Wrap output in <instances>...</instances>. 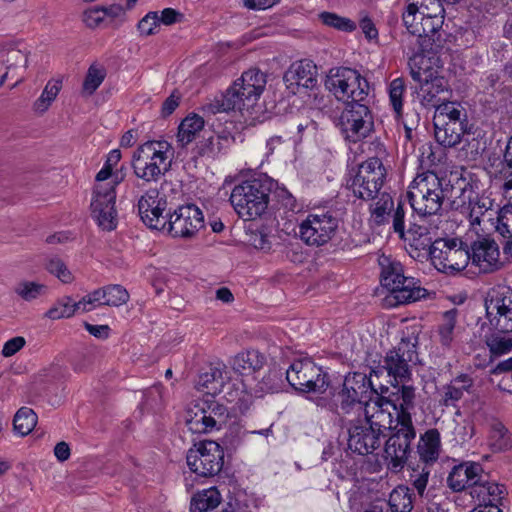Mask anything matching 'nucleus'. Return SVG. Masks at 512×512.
Listing matches in <instances>:
<instances>
[{
  "mask_svg": "<svg viewBox=\"0 0 512 512\" xmlns=\"http://www.w3.org/2000/svg\"><path fill=\"white\" fill-rule=\"evenodd\" d=\"M415 17H413V20ZM404 25L408 30V35L403 40L406 44L411 56L419 51L420 55L424 52V43L430 40L443 24V14L424 16L421 15V21L409 24L407 19H403Z\"/></svg>",
  "mask_w": 512,
  "mask_h": 512,
  "instance_id": "5701e85b",
  "label": "nucleus"
},
{
  "mask_svg": "<svg viewBox=\"0 0 512 512\" xmlns=\"http://www.w3.org/2000/svg\"><path fill=\"white\" fill-rule=\"evenodd\" d=\"M457 184V188H452L458 195L451 201V208L468 218L471 225H480L481 219L492 209L493 200L479 195L465 179H458Z\"/></svg>",
  "mask_w": 512,
  "mask_h": 512,
  "instance_id": "4468645a",
  "label": "nucleus"
},
{
  "mask_svg": "<svg viewBox=\"0 0 512 512\" xmlns=\"http://www.w3.org/2000/svg\"><path fill=\"white\" fill-rule=\"evenodd\" d=\"M167 198L157 189H149L138 200V212L143 223L151 229L163 230L167 225Z\"/></svg>",
  "mask_w": 512,
  "mask_h": 512,
  "instance_id": "4be33fe9",
  "label": "nucleus"
},
{
  "mask_svg": "<svg viewBox=\"0 0 512 512\" xmlns=\"http://www.w3.org/2000/svg\"><path fill=\"white\" fill-rule=\"evenodd\" d=\"M159 26V15L157 12L147 13L138 23V31L142 36H150L155 33Z\"/></svg>",
  "mask_w": 512,
  "mask_h": 512,
  "instance_id": "0e129e2a",
  "label": "nucleus"
},
{
  "mask_svg": "<svg viewBox=\"0 0 512 512\" xmlns=\"http://www.w3.org/2000/svg\"><path fill=\"white\" fill-rule=\"evenodd\" d=\"M62 89V80L60 78L50 79L40 96L34 101L32 109L34 113L43 115L56 100Z\"/></svg>",
  "mask_w": 512,
  "mask_h": 512,
  "instance_id": "ea45409f",
  "label": "nucleus"
},
{
  "mask_svg": "<svg viewBox=\"0 0 512 512\" xmlns=\"http://www.w3.org/2000/svg\"><path fill=\"white\" fill-rule=\"evenodd\" d=\"M473 264H475L481 272H494L502 266L500 261V251L497 243L489 238H481L473 242L471 246Z\"/></svg>",
  "mask_w": 512,
  "mask_h": 512,
  "instance_id": "a878e982",
  "label": "nucleus"
},
{
  "mask_svg": "<svg viewBox=\"0 0 512 512\" xmlns=\"http://www.w3.org/2000/svg\"><path fill=\"white\" fill-rule=\"evenodd\" d=\"M474 384L473 379L468 374H460L445 385L442 389L440 404L445 407H455L465 392H470Z\"/></svg>",
  "mask_w": 512,
  "mask_h": 512,
  "instance_id": "72a5a7b5",
  "label": "nucleus"
},
{
  "mask_svg": "<svg viewBox=\"0 0 512 512\" xmlns=\"http://www.w3.org/2000/svg\"><path fill=\"white\" fill-rule=\"evenodd\" d=\"M222 502L221 491L215 487L200 490L193 494L190 501V512H209L217 508Z\"/></svg>",
  "mask_w": 512,
  "mask_h": 512,
  "instance_id": "e433bc0d",
  "label": "nucleus"
},
{
  "mask_svg": "<svg viewBox=\"0 0 512 512\" xmlns=\"http://www.w3.org/2000/svg\"><path fill=\"white\" fill-rule=\"evenodd\" d=\"M487 443L493 452H503L512 447V434L500 421L490 424Z\"/></svg>",
  "mask_w": 512,
  "mask_h": 512,
  "instance_id": "58836bf2",
  "label": "nucleus"
},
{
  "mask_svg": "<svg viewBox=\"0 0 512 512\" xmlns=\"http://www.w3.org/2000/svg\"><path fill=\"white\" fill-rule=\"evenodd\" d=\"M486 317L494 330L512 332V289L507 286L492 288L485 300Z\"/></svg>",
  "mask_w": 512,
  "mask_h": 512,
  "instance_id": "6ab92c4d",
  "label": "nucleus"
},
{
  "mask_svg": "<svg viewBox=\"0 0 512 512\" xmlns=\"http://www.w3.org/2000/svg\"><path fill=\"white\" fill-rule=\"evenodd\" d=\"M378 146V155L369 157L359 164L347 181V187L353 195L365 201L374 200L381 193L387 177V169L380 157L385 154V149L380 143Z\"/></svg>",
  "mask_w": 512,
  "mask_h": 512,
  "instance_id": "0eeeda50",
  "label": "nucleus"
},
{
  "mask_svg": "<svg viewBox=\"0 0 512 512\" xmlns=\"http://www.w3.org/2000/svg\"><path fill=\"white\" fill-rule=\"evenodd\" d=\"M3 63L6 66V72L0 78V85H2L7 78H14L18 76L16 82L13 87L16 86L19 82L23 80V75H18V70H25L28 64V53L27 51L18 49V48H10L6 51Z\"/></svg>",
  "mask_w": 512,
  "mask_h": 512,
  "instance_id": "c9c22d12",
  "label": "nucleus"
},
{
  "mask_svg": "<svg viewBox=\"0 0 512 512\" xmlns=\"http://www.w3.org/2000/svg\"><path fill=\"white\" fill-rule=\"evenodd\" d=\"M205 127V120L202 116L191 112L184 117L178 127L176 132V145L180 149H185L192 142L196 140L199 134Z\"/></svg>",
  "mask_w": 512,
  "mask_h": 512,
  "instance_id": "7c9ffc66",
  "label": "nucleus"
},
{
  "mask_svg": "<svg viewBox=\"0 0 512 512\" xmlns=\"http://www.w3.org/2000/svg\"><path fill=\"white\" fill-rule=\"evenodd\" d=\"M502 494L503 486L489 481L487 475L470 491L471 497L476 500L478 505L485 506V509L493 507L495 511L500 510L497 503L501 500Z\"/></svg>",
  "mask_w": 512,
  "mask_h": 512,
  "instance_id": "2f4dec72",
  "label": "nucleus"
},
{
  "mask_svg": "<svg viewBox=\"0 0 512 512\" xmlns=\"http://www.w3.org/2000/svg\"><path fill=\"white\" fill-rule=\"evenodd\" d=\"M226 402L231 406L226 407L227 418H234L230 423L231 440L230 444L235 447L241 439V435L244 434L242 426L237 421L238 416L244 414L249 406L251 396L247 393L245 384L242 380H237L232 384V389L227 392Z\"/></svg>",
  "mask_w": 512,
  "mask_h": 512,
  "instance_id": "b1692460",
  "label": "nucleus"
},
{
  "mask_svg": "<svg viewBox=\"0 0 512 512\" xmlns=\"http://www.w3.org/2000/svg\"><path fill=\"white\" fill-rule=\"evenodd\" d=\"M339 219L332 210L309 213L299 224L298 236L308 246L327 244L336 234Z\"/></svg>",
  "mask_w": 512,
  "mask_h": 512,
  "instance_id": "ddd939ff",
  "label": "nucleus"
},
{
  "mask_svg": "<svg viewBox=\"0 0 512 512\" xmlns=\"http://www.w3.org/2000/svg\"><path fill=\"white\" fill-rule=\"evenodd\" d=\"M440 447V433L437 429L432 428L420 436L417 451L423 462L433 463L439 457Z\"/></svg>",
  "mask_w": 512,
  "mask_h": 512,
  "instance_id": "4c0bfd02",
  "label": "nucleus"
},
{
  "mask_svg": "<svg viewBox=\"0 0 512 512\" xmlns=\"http://www.w3.org/2000/svg\"><path fill=\"white\" fill-rule=\"evenodd\" d=\"M407 196L412 209L421 217L438 214L445 199L441 179L432 171L417 174Z\"/></svg>",
  "mask_w": 512,
  "mask_h": 512,
  "instance_id": "423d86ee",
  "label": "nucleus"
},
{
  "mask_svg": "<svg viewBox=\"0 0 512 512\" xmlns=\"http://www.w3.org/2000/svg\"><path fill=\"white\" fill-rule=\"evenodd\" d=\"M406 90L405 81L403 78L393 79L388 87L389 101L395 112L396 119L400 120L403 112V96Z\"/></svg>",
  "mask_w": 512,
  "mask_h": 512,
  "instance_id": "8fccbe9b",
  "label": "nucleus"
},
{
  "mask_svg": "<svg viewBox=\"0 0 512 512\" xmlns=\"http://www.w3.org/2000/svg\"><path fill=\"white\" fill-rule=\"evenodd\" d=\"M202 111L206 116L222 113L224 111V95L221 94L219 97L210 99L202 106Z\"/></svg>",
  "mask_w": 512,
  "mask_h": 512,
  "instance_id": "774afa93",
  "label": "nucleus"
},
{
  "mask_svg": "<svg viewBox=\"0 0 512 512\" xmlns=\"http://www.w3.org/2000/svg\"><path fill=\"white\" fill-rule=\"evenodd\" d=\"M381 266V284L388 290L394 289L399 285L402 278H405L403 266L398 261H392L387 257L380 260Z\"/></svg>",
  "mask_w": 512,
  "mask_h": 512,
  "instance_id": "a19ab883",
  "label": "nucleus"
},
{
  "mask_svg": "<svg viewBox=\"0 0 512 512\" xmlns=\"http://www.w3.org/2000/svg\"><path fill=\"white\" fill-rule=\"evenodd\" d=\"M203 225L204 216L202 211L194 204H187L178 207L169 215L164 230L173 237L191 238Z\"/></svg>",
  "mask_w": 512,
  "mask_h": 512,
  "instance_id": "aec40b11",
  "label": "nucleus"
},
{
  "mask_svg": "<svg viewBox=\"0 0 512 512\" xmlns=\"http://www.w3.org/2000/svg\"><path fill=\"white\" fill-rule=\"evenodd\" d=\"M265 356L257 350H245L235 355L230 360L234 373L241 376H249L263 368Z\"/></svg>",
  "mask_w": 512,
  "mask_h": 512,
  "instance_id": "473e14b6",
  "label": "nucleus"
},
{
  "mask_svg": "<svg viewBox=\"0 0 512 512\" xmlns=\"http://www.w3.org/2000/svg\"><path fill=\"white\" fill-rule=\"evenodd\" d=\"M485 477L486 473L480 463L466 461L453 467L447 482L448 486L455 492L466 489L472 491V488Z\"/></svg>",
  "mask_w": 512,
  "mask_h": 512,
  "instance_id": "393cba45",
  "label": "nucleus"
},
{
  "mask_svg": "<svg viewBox=\"0 0 512 512\" xmlns=\"http://www.w3.org/2000/svg\"><path fill=\"white\" fill-rule=\"evenodd\" d=\"M428 228L418 224H410L409 228L400 236L402 240L408 242L416 249L424 248L429 245L430 238L428 236Z\"/></svg>",
  "mask_w": 512,
  "mask_h": 512,
  "instance_id": "3c124183",
  "label": "nucleus"
},
{
  "mask_svg": "<svg viewBox=\"0 0 512 512\" xmlns=\"http://www.w3.org/2000/svg\"><path fill=\"white\" fill-rule=\"evenodd\" d=\"M491 355L499 357L512 351V332L494 330L485 337Z\"/></svg>",
  "mask_w": 512,
  "mask_h": 512,
  "instance_id": "37998d69",
  "label": "nucleus"
},
{
  "mask_svg": "<svg viewBox=\"0 0 512 512\" xmlns=\"http://www.w3.org/2000/svg\"><path fill=\"white\" fill-rule=\"evenodd\" d=\"M392 222L394 232L397 233L399 237L403 236L405 231V210L402 203H398L392 216Z\"/></svg>",
  "mask_w": 512,
  "mask_h": 512,
  "instance_id": "338daca9",
  "label": "nucleus"
},
{
  "mask_svg": "<svg viewBox=\"0 0 512 512\" xmlns=\"http://www.w3.org/2000/svg\"><path fill=\"white\" fill-rule=\"evenodd\" d=\"M455 309L446 311L443 314V322L439 325L438 336L440 344L445 348H450L454 339V328L456 325Z\"/></svg>",
  "mask_w": 512,
  "mask_h": 512,
  "instance_id": "603ef678",
  "label": "nucleus"
},
{
  "mask_svg": "<svg viewBox=\"0 0 512 512\" xmlns=\"http://www.w3.org/2000/svg\"><path fill=\"white\" fill-rule=\"evenodd\" d=\"M388 297L391 305H404L416 302L425 298L427 290L421 286L419 280L413 277L402 278L399 285H395L394 289H390Z\"/></svg>",
  "mask_w": 512,
  "mask_h": 512,
  "instance_id": "c85d7f7f",
  "label": "nucleus"
},
{
  "mask_svg": "<svg viewBox=\"0 0 512 512\" xmlns=\"http://www.w3.org/2000/svg\"><path fill=\"white\" fill-rule=\"evenodd\" d=\"M224 449L213 440L195 443L187 452L186 461L191 472L201 477H211L221 471Z\"/></svg>",
  "mask_w": 512,
  "mask_h": 512,
  "instance_id": "2eb2a0df",
  "label": "nucleus"
},
{
  "mask_svg": "<svg viewBox=\"0 0 512 512\" xmlns=\"http://www.w3.org/2000/svg\"><path fill=\"white\" fill-rule=\"evenodd\" d=\"M250 245L260 250H269L271 248L270 234L264 226L251 224L247 231Z\"/></svg>",
  "mask_w": 512,
  "mask_h": 512,
  "instance_id": "864d4df0",
  "label": "nucleus"
},
{
  "mask_svg": "<svg viewBox=\"0 0 512 512\" xmlns=\"http://www.w3.org/2000/svg\"><path fill=\"white\" fill-rule=\"evenodd\" d=\"M287 87L296 93L299 88L313 89L317 85V67L311 61L303 59L293 63L284 75Z\"/></svg>",
  "mask_w": 512,
  "mask_h": 512,
  "instance_id": "cd10ccee",
  "label": "nucleus"
},
{
  "mask_svg": "<svg viewBox=\"0 0 512 512\" xmlns=\"http://www.w3.org/2000/svg\"><path fill=\"white\" fill-rule=\"evenodd\" d=\"M104 304L102 288L96 289L77 301V307L81 313L89 312Z\"/></svg>",
  "mask_w": 512,
  "mask_h": 512,
  "instance_id": "bf43d9fd",
  "label": "nucleus"
},
{
  "mask_svg": "<svg viewBox=\"0 0 512 512\" xmlns=\"http://www.w3.org/2000/svg\"><path fill=\"white\" fill-rule=\"evenodd\" d=\"M326 87L338 100L364 101L368 96V83L360 73L348 67L332 68L327 75Z\"/></svg>",
  "mask_w": 512,
  "mask_h": 512,
  "instance_id": "9b49d317",
  "label": "nucleus"
},
{
  "mask_svg": "<svg viewBox=\"0 0 512 512\" xmlns=\"http://www.w3.org/2000/svg\"><path fill=\"white\" fill-rule=\"evenodd\" d=\"M46 268L50 274L57 277L64 284H70L75 279L73 273L60 258H51Z\"/></svg>",
  "mask_w": 512,
  "mask_h": 512,
  "instance_id": "4d7b16f0",
  "label": "nucleus"
},
{
  "mask_svg": "<svg viewBox=\"0 0 512 512\" xmlns=\"http://www.w3.org/2000/svg\"><path fill=\"white\" fill-rule=\"evenodd\" d=\"M416 338H402L396 347L389 350L384 357V364L371 369L370 375L378 376L384 371L392 378L396 386L398 383L408 381L411 377V366L418 362Z\"/></svg>",
  "mask_w": 512,
  "mask_h": 512,
  "instance_id": "1a4fd4ad",
  "label": "nucleus"
},
{
  "mask_svg": "<svg viewBox=\"0 0 512 512\" xmlns=\"http://www.w3.org/2000/svg\"><path fill=\"white\" fill-rule=\"evenodd\" d=\"M496 231L500 235L512 234V204H506L498 210Z\"/></svg>",
  "mask_w": 512,
  "mask_h": 512,
  "instance_id": "052dcab7",
  "label": "nucleus"
},
{
  "mask_svg": "<svg viewBox=\"0 0 512 512\" xmlns=\"http://www.w3.org/2000/svg\"><path fill=\"white\" fill-rule=\"evenodd\" d=\"M389 504L394 512H410L412 509L411 498L402 488L392 491Z\"/></svg>",
  "mask_w": 512,
  "mask_h": 512,
  "instance_id": "13d9d810",
  "label": "nucleus"
},
{
  "mask_svg": "<svg viewBox=\"0 0 512 512\" xmlns=\"http://www.w3.org/2000/svg\"><path fill=\"white\" fill-rule=\"evenodd\" d=\"M415 52L409 57L410 76L419 83V96L424 107H436L448 99L447 80L428 65L429 60Z\"/></svg>",
  "mask_w": 512,
  "mask_h": 512,
  "instance_id": "39448f33",
  "label": "nucleus"
},
{
  "mask_svg": "<svg viewBox=\"0 0 512 512\" xmlns=\"http://www.w3.org/2000/svg\"><path fill=\"white\" fill-rule=\"evenodd\" d=\"M339 125L345 139L356 143L373 132L374 119L362 101L349 102L341 113Z\"/></svg>",
  "mask_w": 512,
  "mask_h": 512,
  "instance_id": "f3484780",
  "label": "nucleus"
},
{
  "mask_svg": "<svg viewBox=\"0 0 512 512\" xmlns=\"http://www.w3.org/2000/svg\"><path fill=\"white\" fill-rule=\"evenodd\" d=\"M185 423L192 433H210L220 430L224 424V407L209 398L190 404L186 410Z\"/></svg>",
  "mask_w": 512,
  "mask_h": 512,
  "instance_id": "dca6fc26",
  "label": "nucleus"
},
{
  "mask_svg": "<svg viewBox=\"0 0 512 512\" xmlns=\"http://www.w3.org/2000/svg\"><path fill=\"white\" fill-rule=\"evenodd\" d=\"M286 379L295 390L303 393L322 394L330 386L328 373L308 358L295 360L286 371Z\"/></svg>",
  "mask_w": 512,
  "mask_h": 512,
  "instance_id": "f8f14e48",
  "label": "nucleus"
},
{
  "mask_svg": "<svg viewBox=\"0 0 512 512\" xmlns=\"http://www.w3.org/2000/svg\"><path fill=\"white\" fill-rule=\"evenodd\" d=\"M416 437L413 425L396 423L384 446V459L389 470L401 471L408 461L411 443Z\"/></svg>",
  "mask_w": 512,
  "mask_h": 512,
  "instance_id": "a211bd4d",
  "label": "nucleus"
},
{
  "mask_svg": "<svg viewBox=\"0 0 512 512\" xmlns=\"http://www.w3.org/2000/svg\"><path fill=\"white\" fill-rule=\"evenodd\" d=\"M198 386L206 394V398L213 400L222 391L224 381L220 376L216 378L215 374L205 373L200 376Z\"/></svg>",
  "mask_w": 512,
  "mask_h": 512,
  "instance_id": "6e6d98bb",
  "label": "nucleus"
},
{
  "mask_svg": "<svg viewBox=\"0 0 512 512\" xmlns=\"http://www.w3.org/2000/svg\"><path fill=\"white\" fill-rule=\"evenodd\" d=\"M392 403L383 397H378L377 400L366 404L363 411V419L378 433L380 437L383 436L385 430L393 431L396 424V419L393 420L389 406Z\"/></svg>",
  "mask_w": 512,
  "mask_h": 512,
  "instance_id": "bb28decb",
  "label": "nucleus"
},
{
  "mask_svg": "<svg viewBox=\"0 0 512 512\" xmlns=\"http://www.w3.org/2000/svg\"><path fill=\"white\" fill-rule=\"evenodd\" d=\"M429 254L435 268L453 274L466 268L470 260L468 247L458 238H439L429 246Z\"/></svg>",
  "mask_w": 512,
  "mask_h": 512,
  "instance_id": "9d476101",
  "label": "nucleus"
},
{
  "mask_svg": "<svg viewBox=\"0 0 512 512\" xmlns=\"http://www.w3.org/2000/svg\"><path fill=\"white\" fill-rule=\"evenodd\" d=\"M348 449L359 455L372 454L381 446L382 437L362 417L349 420L345 425Z\"/></svg>",
  "mask_w": 512,
  "mask_h": 512,
  "instance_id": "412c9836",
  "label": "nucleus"
},
{
  "mask_svg": "<svg viewBox=\"0 0 512 512\" xmlns=\"http://www.w3.org/2000/svg\"><path fill=\"white\" fill-rule=\"evenodd\" d=\"M320 18L325 25L342 31H353L356 28L353 21L348 18L340 17L334 13L323 12L320 14Z\"/></svg>",
  "mask_w": 512,
  "mask_h": 512,
  "instance_id": "680f3d73",
  "label": "nucleus"
},
{
  "mask_svg": "<svg viewBox=\"0 0 512 512\" xmlns=\"http://www.w3.org/2000/svg\"><path fill=\"white\" fill-rule=\"evenodd\" d=\"M274 185V180L267 176L253 178L235 186L229 200L241 218L253 220L267 211Z\"/></svg>",
  "mask_w": 512,
  "mask_h": 512,
  "instance_id": "7ed1b4c3",
  "label": "nucleus"
},
{
  "mask_svg": "<svg viewBox=\"0 0 512 512\" xmlns=\"http://www.w3.org/2000/svg\"><path fill=\"white\" fill-rule=\"evenodd\" d=\"M16 296L26 302H32L45 295L47 286L40 282L21 280L13 287Z\"/></svg>",
  "mask_w": 512,
  "mask_h": 512,
  "instance_id": "c03bdc74",
  "label": "nucleus"
},
{
  "mask_svg": "<svg viewBox=\"0 0 512 512\" xmlns=\"http://www.w3.org/2000/svg\"><path fill=\"white\" fill-rule=\"evenodd\" d=\"M373 395L378 396V391L374 388L371 375L362 372L348 373L340 390L334 395L338 414L362 411L371 402Z\"/></svg>",
  "mask_w": 512,
  "mask_h": 512,
  "instance_id": "6e6552de",
  "label": "nucleus"
},
{
  "mask_svg": "<svg viewBox=\"0 0 512 512\" xmlns=\"http://www.w3.org/2000/svg\"><path fill=\"white\" fill-rule=\"evenodd\" d=\"M436 108V113L434 116L443 117V121L445 122H464L461 119V110L456 108L453 103H445L441 102Z\"/></svg>",
  "mask_w": 512,
  "mask_h": 512,
  "instance_id": "e2e57ef3",
  "label": "nucleus"
},
{
  "mask_svg": "<svg viewBox=\"0 0 512 512\" xmlns=\"http://www.w3.org/2000/svg\"><path fill=\"white\" fill-rule=\"evenodd\" d=\"M37 424L36 413L28 407L20 408L13 420V426L16 433L20 436L28 435Z\"/></svg>",
  "mask_w": 512,
  "mask_h": 512,
  "instance_id": "09e8293b",
  "label": "nucleus"
},
{
  "mask_svg": "<svg viewBox=\"0 0 512 512\" xmlns=\"http://www.w3.org/2000/svg\"><path fill=\"white\" fill-rule=\"evenodd\" d=\"M104 304L107 306H121L128 302L129 293L121 285H108L102 288Z\"/></svg>",
  "mask_w": 512,
  "mask_h": 512,
  "instance_id": "5fc2aeb1",
  "label": "nucleus"
},
{
  "mask_svg": "<svg viewBox=\"0 0 512 512\" xmlns=\"http://www.w3.org/2000/svg\"><path fill=\"white\" fill-rule=\"evenodd\" d=\"M76 313H81L77 307V302L70 296H64L58 299L54 305L45 313V316L51 320L70 318Z\"/></svg>",
  "mask_w": 512,
  "mask_h": 512,
  "instance_id": "de8ad7c7",
  "label": "nucleus"
},
{
  "mask_svg": "<svg viewBox=\"0 0 512 512\" xmlns=\"http://www.w3.org/2000/svg\"><path fill=\"white\" fill-rule=\"evenodd\" d=\"M25 339L24 337L17 336L9 339L6 341L3 345L2 349V355L4 357H11L14 354H16L18 351H20L25 346Z\"/></svg>",
  "mask_w": 512,
  "mask_h": 512,
  "instance_id": "69168bd1",
  "label": "nucleus"
},
{
  "mask_svg": "<svg viewBox=\"0 0 512 512\" xmlns=\"http://www.w3.org/2000/svg\"><path fill=\"white\" fill-rule=\"evenodd\" d=\"M174 149L167 140H150L140 145L132 157L134 174L145 182H156L168 172Z\"/></svg>",
  "mask_w": 512,
  "mask_h": 512,
  "instance_id": "f03ea898",
  "label": "nucleus"
},
{
  "mask_svg": "<svg viewBox=\"0 0 512 512\" xmlns=\"http://www.w3.org/2000/svg\"><path fill=\"white\" fill-rule=\"evenodd\" d=\"M106 75L107 71L104 65L97 62L91 64L82 83L81 95L83 97L93 95L105 80Z\"/></svg>",
  "mask_w": 512,
  "mask_h": 512,
  "instance_id": "79ce46f5",
  "label": "nucleus"
},
{
  "mask_svg": "<svg viewBox=\"0 0 512 512\" xmlns=\"http://www.w3.org/2000/svg\"><path fill=\"white\" fill-rule=\"evenodd\" d=\"M232 487L229 488V500L226 502V512H248L249 499L246 491L239 489L233 477L229 478L228 483Z\"/></svg>",
  "mask_w": 512,
  "mask_h": 512,
  "instance_id": "49530a36",
  "label": "nucleus"
},
{
  "mask_svg": "<svg viewBox=\"0 0 512 512\" xmlns=\"http://www.w3.org/2000/svg\"><path fill=\"white\" fill-rule=\"evenodd\" d=\"M267 80L266 75L257 68L249 69L234 81L226 91V122L242 124V110L245 102H255L263 93Z\"/></svg>",
  "mask_w": 512,
  "mask_h": 512,
  "instance_id": "20e7f679",
  "label": "nucleus"
},
{
  "mask_svg": "<svg viewBox=\"0 0 512 512\" xmlns=\"http://www.w3.org/2000/svg\"><path fill=\"white\" fill-rule=\"evenodd\" d=\"M376 202L371 206V219L376 225H382L394 207L393 198L389 193L381 192L374 199Z\"/></svg>",
  "mask_w": 512,
  "mask_h": 512,
  "instance_id": "a18cd8bd",
  "label": "nucleus"
},
{
  "mask_svg": "<svg viewBox=\"0 0 512 512\" xmlns=\"http://www.w3.org/2000/svg\"><path fill=\"white\" fill-rule=\"evenodd\" d=\"M121 159L118 149L110 151L107 160L95 177L94 195L91 202L92 216L99 227L111 231L117 225V212L115 209L116 187L122 181L114 167Z\"/></svg>",
  "mask_w": 512,
  "mask_h": 512,
  "instance_id": "f257e3e1",
  "label": "nucleus"
},
{
  "mask_svg": "<svg viewBox=\"0 0 512 512\" xmlns=\"http://www.w3.org/2000/svg\"><path fill=\"white\" fill-rule=\"evenodd\" d=\"M441 116H434V136L443 147H455L460 144L466 133L464 122H445Z\"/></svg>",
  "mask_w": 512,
  "mask_h": 512,
  "instance_id": "c756f323",
  "label": "nucleus"
},
{
  "mask_svg": "<svg viewBox=\"0 0 512 512\" xmlns=\"http://www.w3.org/2000/svg\"><path fill=\"white\" fill-rule=\"evenodd\" d=\"M396 412V423L413 425L411 411L415 407V389L402 385L396 393L395 403L391 405Z\"/></svg>",
  "mask_w": 512,
  "mask_h": 512,
  "instance_id": "f704fd0d",
  "label": "nucleus"
}]
</instances>
